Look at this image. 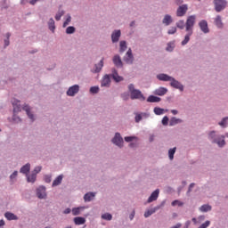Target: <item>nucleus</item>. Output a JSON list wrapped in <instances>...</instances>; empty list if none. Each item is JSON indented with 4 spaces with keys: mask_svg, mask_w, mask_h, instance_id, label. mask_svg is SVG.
Wrapping results in <instances>:
<instances>
[{
    "mask_svg": "<svg viewBox=\"0 0 228 228\" xmlns=\"http://www.w3.org/2000/svg\"><path fill=\"white\" fill-rule=\"evenodd\" d=\"M154 213H156V208L148 210L144 213V217L149 218V216H151V215H154Z\"/></svg>",
    "mask_w": 228,
    "mask_h": 228,
    "instance_id": "obj_38",
    "label": "nucleus"
},
{
    "mask_svg": "<svg viewBox=\"0 0 228 228\" xmlns=\"http://www.w3.org/2000/svg\"><path fill=\"white\" fill-rule=\"evenodd\" d=\"M147 114L143 113V114H136L135 115V122L138 124V122H140V120H142V116L145 117Z\"/></svg>",
    "mask_w": 228,
    "mask_h": 228,
    "instance_id": "obj_45",
    "label": "nucleus"
},
{
    "mask_svg": "<svg viewBox=\"0 0 228 228\" xmlns=\"http://www.w3.org/2000/svg\"><path fill=\"white\" fill-rule=\"evenodd\" d=\"M45 183H51V176L49 175L45 176Z\"/></svg>",
    "mask_w": 228,
    "mask_h": 228,
    "instance_id": "obj_57",
    "label": "nucleus"
},
{
    "mask_svg": "<svg viewBox=\"0 0 228 228\" xmlns=\"http://www.w3.org/2000/svg\"><path fill=\"white\" fill-rule=\"evenodd\" d=\"M102 67H104V58H102L98 64L94 65V69H92V72L97 74L102 70Z\"/></svg>",
    "mask_w": 228,
    "mask_h": 228,
    "instance_id": "obj_10",
    "label": "nucleus"
},
{
    "mask_svg": "<svg viewBox=\"0 0 228 228\" xmlns=\"http://www.w3.org/2000/svg\"><path fill=\"white\" fill-rule=\"evenodd\" d=\"M135 138L136 137H134V136H126V137H125V142H133Z\"/></svg>",
    "mask_w": 228,
    "mask_h": 228,
    "instance_id": "obj_52",
    "label": "nucleus"
},
{
    "mask_svg": "<svg viewBox=\"0 0 228 228\" xmlns=\"http://www.w3.org/2000/svg\"><path fill=\"white\" fill-rule=\"evenodd\" d=\"M171 113H172L173 115H177V114L179 113V111H177V110H171Z\"/></svg>",
    "mask_w": 228,
    "mask_h": 228,
    "instance_id": "obj_60",
    "label": "nucleus"
},
{
    "mask_svg": "<svg viewBox=\"0 0 228 228\" xmlns=\"http://www.w3.org/2000/svg\"><path fill=\"white\" fill-rule=\"evenodd\" d=\"M227 120L228 118H224L223 120L219 122V126H221V127H227Z\"/></svg>",
    "mask_w": 228,
    "mask_h": 228,
    "instance_id": "obj_43",
    "label": "nucleus"
},
{
    "mask_svg": "<svg viewBox=\"0 0 228 228\" xmlns=\"http://www.w3.org/2000/svg\"><path fill=\"white\" fill-rule=\"evenodd\" d=\"M4 225V220H0V227H3Z\"/></svg>",
    "mask_w": 228,
    "mask_h": 228,
    "instance_id": "obj_62",
    "label": "nucleus"
},
{
    "mask_svg": "<svg viewBox=\"0 0 228 228\" xmlns=\"http://www.w3.org/2000/svg\"><path fill=\"white\" fill-rule=\"evenodd\" d=\"M37 195L38 199H45V188L44 186H39L37 190Z\"/></svg>",
    "mask_w": 228,
    "mask_h": 228,
    "instance_id": "obj_13",
    "label": "nucleus"
},
{
    "mask_svg": "<svg viewBox=\"0 0 228 228\" xmlns=\"http://www.w3.org/2000/svg\"><path fill=\"white\" fill-rule=\"evenodd\" d=\"M37 3H38V0H29V4H37Z\"/></svg>",
    "mask_w": 228,
    "mask_h": 228,
    "instance_id": "obj_58",
    "label": "nucleus"
},
{
    "mask_svg": "<svg viewBox=\"0 0 228 228\" xmlns=\"http://www.w3.org/2000/svg\"><path fill=\"white\" fill-rule=\"evenodd\" d=\"M113 63L116 67H122V60L120 59V56L115 55L113 57Z\"/></svg>",
    "mask_w": 228,
    "mask_h": 228,
    "instance_id": "obj_23",
    "label": "nucleus"
},
{
    "mask_svg": "<svg viewBox=\"0 0 228 228\" xmlns=\"http://www.w3.org/2000/svg\"><path fill=\"white\" fill-rule=\"evenodd\" d=\"M27 181L28 183H35V181H37V173L27 175Z\"/></svg>",
    "mask_w": 228,
    "mask_h": 228,
    "instance_id": "obj_30",
    "label": "nucleus"
},
{
    "mask_svg": "<svg viewBox=\"0 0 228 228\" xmlns=\"http://www.w3.org/2000/svg\"><path fill=\"white\" fill-rule=\"evenodd\" d=\"M195 186V183H191L189 186V192L191 191V189Z\"/></svg>",
    "mask_w": 228,
    "mask_h": 228,
    "instance_id": "obj_59",
    "label": "nucleus"
},
{
    "mask_svg": "<svg viewBox=\"0 0 228 228\" xmlns=\"http://www.w3.org/2000/svg\"><path fill=\"white\" fill-rule=\"evenodd\" d=\"M12 35L10 33L5 34L6 38L4 39V47H8L10 45V37Z\"/></svg>",
    "mask_w": 228,
    "mask_h": 228,
    "instance_id": "obj_40",
    "label": "nucleus"
},
{
    "mask_svg": "<svg viewBox=\"0 0 228 228\" xmlns=\"http://www.w3.org/2000/svg\"><path fill=\"white\" fill-rule=\"evenodd\" d=\"M209 221H206L204 224H202L199 228H208L209 227Z\"/></svg>",
    "mask_w": 228,
    "mask_h": 228,
    "instance_id": "obj_54",
    "label": "nucleus"
},
{
    "mask_svg": "<svg viewBox=\"0 0 228 228\" xmlns=\"http://www.w3.org/2000/svg\"><path fill=\"white\" fill-rule=\"evenodd\" d=\"M41 170H42V167L37 166V167H35L33 174H36V175H37V174L41 172Z\"/></svg>",
    "mask_w": 228,
    "mask_h": 228,
    "instance_id": "obj_53",
    "label": "nucleus"
},
{
    "mask_svg": "<svg viewBox=\"0 0 228 228\" xmlns=\"http://www.w3.org/2000/svg\"><path fill=\"white\" fill-rule=\"evenodd\" d=\"M193 35V31H187V34L184 37V39L182 41V45H186L190 42V37Z\"/></svg>",
    "mask_w": 228,
    "mask_h": 228,
    "instance_id": "obj_22",
    "label": "nucleus"
},
{
    "mask_svg": "<svg viewBox=\"0 0 228 228\" xmlns=\"http://www.w3.org/2000/svg\"><path fill=\"white\" fill-rule=\"evenodd\" d=\"M182 122H183V119L173 117L169 121V126H177V124H182Z\"/></svg>",
    "mask_w": 228,
    "mask_h": 228,
    "instance_id": "obj_19",
    "label": "nucleus"
},
{
    "mask_svg": "<svg viewBox=\"0 0 228 228\" xmlns=\"http://www.w3.org/2000/svg\"><path fill=\"white\" fill-rule=\"evenodd\" d=\"M77 92H79V86L75 85L68 89L67 95H69V97H74V95L77 94Z\"/></svg>",
    "mask_w": 228,
    "mask_h": 228,
    "instance_id": "obj_8",
    "label": "nucleus"
},
{
    "mask_svg": "<svg viewBox=\"0 0 228 228\" xmlns=\"http://www.w3.org/2000/svg\"><path fill=\"white\" fill-rule=\"evenodd\" d=\"M168 118L167 116H165L163 118H162V125L163 126H168Z\"/></svg>",
    "mask_w": 228,
    "mask_h": 228,
    "instance_id": "obj_51",
    "label": "nucleus"
},
{
    "mask_svg": "<svg viewBox=\"0 0 228 228\" xmlns=\"http://www.w3.org/2000/svg\"><path fill=\"white\" fill-rule=\"evenodd\" d=\"M122 97H123L124 101H126L127 97H129V96L126 95V94H123Z\"/></svg>",
    "mask_w": 228,
    "mask_h": 228,
    "instance_id": "obj_63",
    "label": "nucleus"
},
{
    "mask_svg": "<svg viewBox=\"0 0 228 228\" xmlns=\"http://www.w3.org/2000/svg\"><path fill=\"white\" fill-rule=\"evenodd\" d=\"M166 51H168L169 53H172V51H174V44H172V43L167 44Z\"/></svg>",
    "mask_w": 228,
    "mask_h": 228,
    "instance_id": "obj_48",
    "label": "nucleus"
},
{
    "mask_svg": "<svg viewBox=\"0 0 228 228\" xmlns=\"http://www.w3.org/2000/svg\"><path fill=\"white\" fill-rule=\"evenodd\" d=\"M102 218L103 220H111V218H113V216H111V214L105 213L102 216Z\"/></svg>",
    "mask_w": 228,
    "mask_h": 228,
    "instance_id": "obj_44",
    "label": "nucleus"
},
{
    "mask_svg": "<svg viewBox=\"0 0 228 228\" xmlns=\"http://www.w3.org/2000/svg\"><path fill=\"white\" fill-rule=\"evenodd\" d=\"M112 77L116 83H120V81H124V77H120L118 75V72H117L115 69L112 71Z\"/></svg>",
    "mask_w": 228,
    "mask_h": 228,
    "instance_id": "obj_18",
    "label": "nucleus"
},
{
    "mask_svg": "<svg viewBox=\"0 0 228 228\" xmlns=\"http://www.w3.org/2000/svg\"><path fill=\"white\" fill-rule=\"evenodd\" d=\"M215 10L217 12H222V10H225V6H227V1L225 0H214Z\"/></svg>",
    "mask_w": 228,
    "mask_h": 228,
    "instance_id": "obj_4",
    "label": "nucleus"
},
{
    "mask_svg": "<svg viewBox=\"0 0 228 228\" xmlns=\"http://www.w3.org/2000/svg\"><path fill=\"white\" fill-rule=\"evenodd\" d=\"M81 209H83L82 207L72 208L71 213L73 216H77V215H81Z\"/></svg>",
    "mask_w": 228,
    "mask_h": 228,
    "instance_id": "obj_31",
    "label": "nucleus"
},
{
    "mask_svg": "<svg viewBox=\"0 0 228 228\" xmlns=\"http://www.w3.org/2000/svg\"><path fill=\"white\" fill-rule=\"evenodd\" d=\"M176 4H183V0H175Z\"/></svg>",
    "mask_w": 228,
    "mask_h": 228,
    "instance_id": "obj_61",
    "label": "nucleus"
},
{
    "mask_svg": "<svg viewBox=\"0 0 228 228\" xmlns=\"http://www.w3.org/2000/svg\"><path fill=\"white\" fill-rule=\"evenodd\" d=\"M61 181H63V175H60L53 182L52 186H60L61 184Z\"/></svg>",
    "mask_w": 228,
    "mask_h": 228,
    "instance_id": "obj_25",
    "label": "nucleus"
},
{
    "mask_svg": "<svg viewBox=\"0 0 228 228\" xmlns=\"http://www.w3.org/2000/svg\"><path fill=\"white\" fill-rule=\"evenodd\" d=\"M168 90L165 87H159L154 91L155 95H165Z\"/></svg>",
    "mask_w": 228,
    "mask_h": 228,
    "instance_id": "obj_20",
    "label": "nucleus"
},
{
    "mask_svg": "<svg viewBox=\"0 0 228 228\" xmlns=\"http://www.w3.org/2000/svg\"><path fill=\"white\" fill-rule=\"evenodd\" d=\"M23 110H24V111H26V113H27L28 118H30V120H32V121L35 120V117H34L33 114H31V112L29 111V106L25 105V106L23 107Z\"/></svg>",
    "mask_w": 228,
    "mask_h": 228,
    "instance_id": "obj_29",
    "label": "nucleus"
},
{
    "mask_svg": "<svg viewBox=\"0 0 228 228\" xmlns=\"http://www.w3.org/2000/svg\"><path fill=\"white\" fill-rule=\"evenodd\" d=\"M148 102H161V98L154 95H150L147 99Z\"/></svg>",
    "mask_w": 228,
    "mask_h": 228,
    "instance_id": "obj_26",
    "label": "nucleus"
},
{
    "mask_svg": "<svg viewBox=\"0 0 228 228\" xmlns=\"http://www.w3.org/2000/svg\"><path fill=\"white\" fill-rule=\"evenodd\" d=\"M30 168H31V165L26 164L25 166H23L20 168V173L21 174H28V172H29Z\"/></svg>",
    "mask_w": 228,
    "mask_h": 228,
    "instance_id": "obj_32",
    "label": "nucleus"
},
{
    "mask_svg": "<svg viewBox=\"0 0 228 228\" xmlns=\"http://www.w3.org/2000/svg\"><path fill=\"white\" fill-rule=\"evenodd\" d=\"M64 12L63 11H60L56 15H55V20H60L61 19V17H63L64 15Z\"/></svg>",
    "mask_w": 228,
    "mask_h": 228,
    "instance_id": "obj_46",
    "label": "nucleus"
},
{
    "mask_svg": "<svg viewBox=\"0 0 228 228\" xmlns=\"http://www.w3.org/2000/svg\"><path fill=\"white\" fill-rule=\"evenodd\" d=\"M199 26L203 33L209 32V28L208 27V21H206V20H202L201 21H200Z\"/></svg>",
    "mask_w": 228,
    "mask_h": 228,
    "instance_id": "obj_11",
    "label": "nucleus"
},
{
    "mask_svg": "<svg viewBox=\"0 0 228 228\" xmlns=\"http://www.w3.org/2000/svg\"><path fill=\"white\" fill-rule=\"evenodd\" d=\"M176 32H177V28H175V27H172V28L167 31L168 35H175V33H176Z\"/></svg>",
    "mask_w": 228,
    "mask_h": 228,
    "instance_id": "obj_50",
    "label": "nucleus"
},
{
    "mask_svg": "<svg viewBox=\"0 0 228 228\" xmlns=\"http://www.w3.org/2000/svg\"><path fill=\"white\" fill-rule=\"evenodd\" d=\"M158 197H159V189L155 190L148 199V203L154 202V200H158Z\"/></svg>",
    "mask_w": 228,
    "mask_h": 228,
    "instance_id": "obj_12",
    "label": "nucleus"
},
{
    "mask_svg": "<svg viewBox=\"0 0 228 228\" xmlns=\"http://www.w3.org/2000/svg\"><path fill=\"white\" fill-rule=\"evenodd\" d=\"M134 61V57H133V51L130 49H128V51L126 52V54L124 57V61H126V63H128V65H131V63H133Z\"/></svg>",
    "mask_w": 228,
    "mask_h": 228,
    "instance_id": "obj_9",
    "label": "nucleus"
},
{
    "mask_svg": "<svg viewBox=\"0 0 228 228\" xmlns=\"http://www.w3.org/2000/svg\"><path fill=\"white\" fill-rule=\"evenodd\" d=\"M175 151H176V148H173V149H170L168 151V156H169V159H174V154H175Z\"/></svg>",
    "mask_w": 228,
    "mask_h": 228,
    "instance_id": "obj_39",
    "label": "nucleus"
},
{
    "mask_svg": "<svg viewBox=\"0 0 228 228\" xmlns=\"http://www.w3.org/2000/svg\"><path fill=\"white\" fill-rule=\"evenodd\" d=\"M174 20H172V16H170V14H166L164 16V19L162 20V23L165 25V26H170L171 22H173Z\"/></svg>",
    "mask_w": 228,
    "mask_h": 228,
    "instance_id": "obj_15",
    "label": "nucleus"
},
{
    "mask_svg": "<svg viewBox=\"0 0 228 228\" xmlns=\"http://www.w3.org/2000/svg\"><path fill=\"white\" fill-rule=\"evenodd\" d=\"M110 83H111L110 76L105 75L102 80V86H110Z\"/></svg>",
    "mask_w": 228,
    "mask_h": 228,
    "instance_id": "obj_21",
    "label": "nucleus"
},
{
    "mask_svg": "<svg viewBox=\"0 0 228 228\" xmlns=\"http://www.w3.org/2000/svg\"><path fill=\"white\" fill-rule=\"evenodd\" d=\"M128 90L130 93V97L133 101H134V99H138L139 101H145V96H143L142 91L134 89V85L130 84L128 86Z\"/></svg>",
    "mask_w": 228,
    "mask_h": 228,
    "instance_id": "obj_2",
    "label": "nucleus"
},
{
    "mask_svg": "<svg viewBox=\"0 0 228 228\" xmlns=\"http://www.w3.org/2000/svg\"><path fill=\"white\" fill-rule=\"evenodd\" d=\"M176 27L179 29H183V28H186V23H184V20H181L176 22Z\"/></svg>",
    "mask_w": 228,
    "mask_h": 228,
    "instance_id": "obj_36",
    "label": "nucleus"
},
{
    "mask_svg": "<svg viewBox=\"0 0 228 228\" xmlns=\"http://www.w3.org/2000/svg\"><path fill=\"white\" fill-rule=\"evenodd\" d=\"M215 24L217 28H223L224 23H222V17L217 15L215 19Z\"/></svg>",
    "mask_w": 228,
    "mask_h": 228,
    "instance_id": "obj_28",
    "label": "nucleus"
},
{
    "mask_svg": "<svg viewBox=\"0 0 228 228\" xmlns=\"http://www.w3.org/2000/svg\"><path fill=\"white\" fill-rule=\"evenodd\" d=\"M129 145L130 147H135L136 144L134 142H131Z\"/></svg>",
    "mask_w": 228,
    "mask_h": 228,
    "instance_id": "obj_64",
    "label": "nucleus"
},
{
    "mask_svg": "<svg viewBox=\"0 0 228 228\" xmlns=\"http://www.w3.org/2000/svg\"><path fill=\"white\" fill-rule=\"evenodd\" d=\"M210 140H213L214 143H217L219 147H224L225 145V136L222 135L219 140L215 139V132L209 134Z\"/></svg>",
    "mask_w": 228,
    "mask_h": 228,
    "instance_id": "obj_5",
    "label": "nucleus"
},
{
    "mask_svg": "<svg viewBox=\"0 0 228 228\" xmlns=\"http://www.w3.org/2000/svg\"><path fill=\"white\" fill-rule=\"evenodd\" d=\"M196 20H197V16L195 15L189 16L185 22V30L193 31V26H195Z\"/></svg>",
    "mask_w": 228,
    "mask_h": 228,
    "instance_id": "obj_3",
    "label": "nucleus"
},
{
    "mask_svg": "<svg viewBox=\"0 0 228 228\" xmlns=\"http://www.w3.org/2000/svg\"><path fill=\"white\" fill-rule=\"evenodd\" d=\"M71 19L72 18L70 17V15H69L68 18L66 19V20L63 23V28H67V26H69V24L70 23Z\"/></svg>",
    "mask_w": 228,
    "mask_h": 228,
    "instance_id": "obj_49",
    "label": "nucleus"
},
{
    "mask_svg": "<svg viewBox=\"0 0 228 228\" xmlns=\"http://www.w3.org/2000/svg\"><path fill=\"white\" fill-rule=\"evenodd\" d=\"M119 45H120V53H124V51H126V49H127V45L126 43V41H121L119 43Z\"/></svg>",
    "mask_w": 228,
    "mask_h": 228,
    "instance_id": "obj_37",
    "label": "nucleus"
},
{
    "mask_svg": "<svg viewBox=\"0 0 228 228\" xmlns=\"http://www.w3.org/2000/svg\"><path fill=\"white\" fill-rule=\"evenodd\" d=\"M200 211L202 213H208V211H211V206H209V205H203V206L200 207Z\"/></svg>",
    "mask_w": 228,
    "mask_h": 228,
    "instance_id": "obj_34",
    "label": "nucleus"
},
{
    "mask_svg": "<svg viewBox=\"0 0 228 228\" xmlns=\"http://www.w3.org/2000/svg\"><path fill=\"white\" fill-rule=\"evenodd\" d=\"M49 29L54 33V29H56V26L54 25V20L51 18L48 22Z\"/></svg>",
    "mask_w": 228,
    "mask_h": 228,
    "instance_id": "obj_33",
    "label": "nucleus"
},
{
    "mask_svg": "<svg viewBox=\"0 0 228 228\" xmlns=\"http://www.w3.org/2000/svg\"><path fill=\"white\" fill-rule=\"evenodd\" d=\"M12 106L14 113H19V111H20V101L14 100L12 102Z\"/></svg>",
    "mask_w": 228,
    "mask_h": 228,
    "instance_id": "obj_17",
    "label": "nucleus"
},
{
    "mask_svg": "<svg viewBox=\"0 0 228 228\" xmlns=\"http://www.w3.org/2000/svg\"><path fill=\"white\" fill-rule=\"evenodd\" d=\"M4 216L8 220H19V217L17 216H15V214L11 213V212H6L4 214Z\"/></svg>",
    "mask_w": 228,
    "mask_h": 228,
    "instance_id": "obj_24",
    "label": "nucleus"
},
{
    "mask_svg": "<svg viewBox=\"0 0 228 228\" xmlns=\"http://www.w3.org/2000/svg\"><path fill=\"white\" fill-rule=\"evenodd\" d=\"M186 12H188V5H180L176 11V17H184V15H186Z\"/></svg>",
    "mask_w": 228,
    "mask_h": 228,
    "instance_id": "obj_6",
    "label": "nucleus"
},
{
    "mask_svg": "<svg viewBox=\"0 0 228 228\" xmlns=\"http://www.w3.org/2000/svg\"><path fill=\"white\" fill-rule=\"evenodd\" d=\"M153 111H154L155 115H163L165 113V110H163L159 107H155Z\"/></svg>",
    "mask_w": 228,
    "mask_h": 228,
    "instance_id": "obj_35",
    "label": "nucleus"
},
{
    "mask_svg": "<svg viewBox=\"0 0 228 228\" xmlns=\"http://www.w3.org/2000/svg\"><path fill=\"white\" fill-rule=\"evenodd\" d=\"M91 94H99V86H93L90 88Z\"/></svg>",
    "mask_w": 228,
    "mask_h": 228,
    "instance_id": "obj_47",
    "label": "nucleus"
},
{
    "mask_svg": "<svg viewBox=\"0 0 228 228\" xmlns=\"http://www.w3.org/2000/svg\"><path fill=\"white\" fill-rule=\"evenodd\" d=\"M157 79H159V81H170V85L171 86H173V88H176L177 90H180L181 92H183V90H184V86H183V85H181V83H179V81L175 80L174 77L167 75V74H159L157 75Z\"/></svg>",
    "mask_w": 228,
    "mask_h": 228,
    "instance_id": "obj_1",
    "label": "nucleus"
},
{
    "mask_svg": "<svg viewBox=\"0 0 228 228\" xmlns=\"http://www.w3.org/2000/svg\"><path fill=\"white\" fill-rule=\"evenodd\" d=\"M94 197H95V193L89 192V193L85 194L84 200L86 202H90V200H92L94 199Z\"/></svg>",
    "mask_w": 228,
    "mask_h": 228,
    "instance_id": "obj_27",
    "label": "nucleus"
},
{
    "mask_svg": "<svg viewBox=\"0 0 228 228\" xmlns=\"http://www.w3.org/2000/svg\"><path fill=\"white\" fill-rule=\"evenodd\" d=\"M71 211H72V210H71L70 208H66V209L63 211V214H64V215H69V214H70Z\"/></svg>",
    "mask_w": 228,
    "mask_h": 228,
    "instance_id": "obj_56",
    "label": "nucleus"
},
{
    "mask_svg": "<svg viewBox=\"0 0 228 228\" xmlns=\"http://www.w3.org/2000/svg\"><path fill=\"white\" fill-rule=\"evenodd\" d=\"M121 32L120 30H116L111 35V40L113 43L118 42L120 38Z\"/></svg>",
    "mask_w": 228,
    "mask_h": 228,
    "instance_id": "obj_16",
    "label": "nucleus"
},
{
    "mask_svg": "<svg viewBox=\"0 0 228 228\" xmlns=\"http://www.w3.org/2000/svg\"><path fill=\"white\" fill-rule=\"evenodd\" d=\"M17 175H18V172H17V171H14V172L11 175L10 178H11V179H15V177H17Z\"/></svg>",
    "mask_w": 228,
    "mask_h": 228,
    "instance_id": "obj_55",
    "label": "nucleus"
},
{
    "mask_svg": "<svg viewBox=\"0 0 228 228\" xmlns=\"http://www.w3.org/2000/svg\"><path fill=\"white\" fill-rule=\"evenodd\" d=\"M67 35H72V33H76V28L74 27H68L66 29Z\"/></svg>",
    "mask_w": 228,
    "mask_h": 228,
    "instance_id": "obj_42",
    "label": "nucleus"
},
{
    "mask_svg": "<svg viewBox=\"0 0 228 228\" xmlns=\"http://www.w3.org/2000/svg\"><path fill=\"white\" fill-rule=\"evenodd\" d=\"M112 143H115V145H118V147L123 146L124 139H122V136H120V134L116 133L114 138L112 139Z\"/></svg>",
    "mask_w": 228,
    "mask_h": 228,
    "instance_id": "obj_7",
    "label": "nucleus"
},
{
    "mask_svg": "<svg viewBox=\"0 0 228 228\" xmlns=\"http://www.w3.org/2000/svg\"><path fill=\"white\" fill-rule=\"evenodd\" d=\"M171 206L173 207L179 206L181 208L182 206H184V203H183L182 201H179V200H175L171 203Z\"/></svg>",
    "mask_w": 228,
    "mask_h": 228,
    "instance_id": "obj_41",
    "label": "nucleus"
},
{
    "mask_svg": "<svg viewBox=\"0 0 228 228\" xmlns=\"http://www.w3.org/2000/svg\"><path fill=\"white\" fill-rule=\"evenodd\" d=\"M74 224L75 225H83L86 224V219L85 217L77 216L74 218Z\"/></svg>",
    "mask_w": 228,
    "mask_h": 228,
    "instance_id": "obj_14",
    "label": "nucleus"
}]
</instances>
